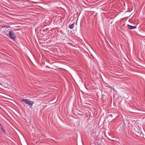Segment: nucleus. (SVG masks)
Segmentation results:
<instances>
[{"label":"nucleus","instance_id":"1","mask_svg":"<svg viewBox=\"0 0 145 145\" xmlns=\"http://www.w3.org/2000/svg\"><path fill=\"white\" fill-rule=\"evenodd\" d=\"M22 101L25 103L26 105H28L30 108L32 107L34 103L33 101L30 100L29 99H23Z\"/></svg>","mask_w":145,"mask_h":145},{"label":"nucleus","instance_id":"2","mask_svg":"<svg viewBox=\"0 0 145 145\" xmlns=\"http://www.w3.org/2000/svg\"><path fill=\"white\" fill-rule=\"evenodd\" d=\"M9 35L10 38L13 41H15L16 39V37L15 33L12 31H10L9 32Z\"/></svg>","mask_w":145,"mask_h":145},{"label":"nucleus","instance_id":"3","mask_svg":"<svg viewBox=\"0 0 145 145\" xmlns=\"http://www.w3.org/2000/svg\"><path fill=\"white\" fill-rule=\"evenodd\" d=\"M127 27L130 30H133L137 28V27L136 26H131L129 24L127 25Z\"/></svg>","mask_w":145,"mask_h":145},{"label":"nucleus","instance_id":"4","mask_svg":"<svg viewBox=\"0 0 145 145\" xmlns=\"http://www.w3.org/2000/svg\"><path fill=\"white\" fill-rule=\"evenodd\" d=\"M142 133L138 129H137V130L136 131L135 134L137 136H140L141 135Z\"/></svg>","mask_w":145,"mask_h":145},{"label":"nucleus","instance_id":"5","mask_svg":"<svg viewBox=\"0 0 145 145\" xmlns=\"http://www.w3.org/2000/svg\"><path fill=\"white\" fill-rule=\"evenodd\" d=\"M74 24H75L74 23H73L72 24L69 26V27L70 28V29H72L74 27Z\"/></svg>","mask_w":145,"mask_h":145},{"label":"nucleus","instance_id":"6","mask_svg":"<svg viewBox=\"0 0 145 145\" xmlns=\"http://www.w3.org/2000/svg\"><path fill=\"white\" fill-rule=\"evenodd\" d=\"M2 27L3 28H5H5H6L7 29V28H8L10 27L9 25H8V26L4 25V26H3Z\"/></svg>","mask_w":145,"mask_h":145},{"label":"nucleus","instance_id":"7","mask_svg":"<svg viewBox=\"0 0 145 145\" xmlns=\"http://www.w3.org/2000/svg\"><path fill=\"white\" fill-rule=\"evenodd\" d=\"M59 136L60 137H63L64 136V135L63 134H60Z\"/></svg>","mask_w":145,"mask_h":145},{"label":"nucleus","instance_id":"8","mask_svg":"<svg viewBox=\"0 0 145 145\" xmlns=\"http://www.w3.org/2000/svg\"><path fill=\"white\" fill-rule=\"evenodd\" d=\"M0 85L1 86L2 85V84H1V83L0 82Z\"/></svg>","mask_w":145,"mask_h":145},{"label":"nucleus","instance_id":"9","mask_svg":"<svg viewBox=\"0 0 145 145\" xmlns=\"http://www.w3.org/2000/svg\"><path fill=\"white\" fill-rule=\"evenodd\" d=\"M2 130H3V131H4V130L3 129V128H2Z\"/></svg>","mask_w":145,"mask_h":145}]
</instances>
